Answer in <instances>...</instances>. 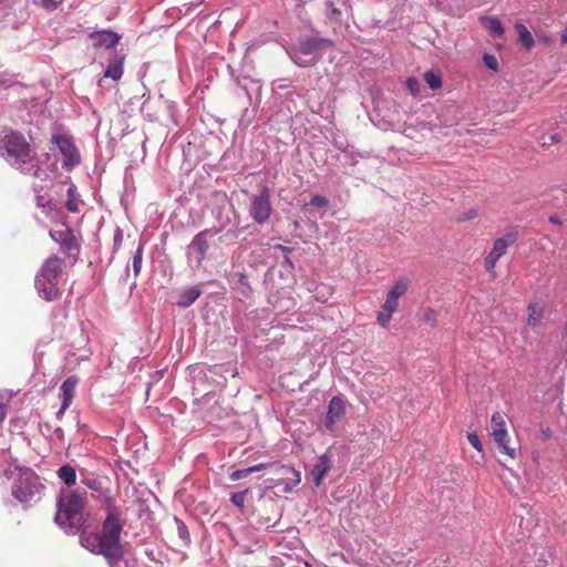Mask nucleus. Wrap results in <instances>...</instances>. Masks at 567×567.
I'll list each match as a JSON object with an SVG mask.
<instances>
[{
    "label": "nucleus",
    "mask_w": 567,
    "mask_h": 567,
    "mask_svg": "<svg viewBox=\"0 0 567 567\" xmlns=\"http://www.w3.org/2000/svg\"><path fill=\"white\" fill-rule=\"evenodd\" d=\"M121 240H122V235H121V233L118 231V233L114 236V243H115V245H120Z\"/></svg>",
    "instance_id": "44"
},
{
    "label": "nucleus",
    "mask_w": 567,
    "mask_h": 567,
    "mask_svg": "<svg viewBox=\"0 0 567 567\" xmlns=\"http://www.w3.org/2000/svg\"><path fill=\"white\" fill-rule=\"evenodd\" d=\"M69 408H64V403H61V406L59 409V411L56 412L55 416L58 420H62L65 411L68 410Z\"/></svg>",
    "instance_id": "43"
},
{
    "label": "nucleus",
    "mask_w": 567,
    "mask_h": 567,
    "mask_svg": "<svg viewBox=\"0 0 567 567\" xmlns=\"http://www.w3.org/2000/svg\"><path fill=\"white\" fill-rule=\"evenodd\" d=\"M330 470V458L327 454H322L311 470V478L316 486H319Z\"/></svg>",
    "instance_id": "17"
},
{
    "label": "nucleus",
    "mask_w": 567,
    "mask_h": 567,
    "mask_svg": "<svg viewBox=\"0 0 567 567\" xmlns=\"http://www.w3.org/2000/svg\"><path fill=\"white\" fill-rule=\"evenodd\" d=\"M561 42L567 43V28L561 33Z\"/></svg>",
    "instance_id": "45"
},
{
    "label": "nucleus",
    "mask_w": 567,
    "mask_h": 567,
    "mask_svg": "<svg viewBox=\"0 0 567 567\" xmlns=\"http://www.w3.org/2000/svg\"><path fill=\"white\" fill-rule=\"evenodd\" d=\"M481 23L493 38H499L504 33L503 24L497 17H482Z\"/></svg>",
    "instance_id": "19"
},
{
    "label": "nucleus",
    "mask_w": 567,
    "mask_h": 567,
    "mask_svg": "<svg viewBox=\"0 0 567 567\" xmlns=\"http://www.w3.org/2000/svg\"><path fill=\"white\" fill-rule=\"evenodd\" d=\"M218 233L219 229H205L195 235L187 247V257L189 262H195L196 266L202 265L209 248V238L214 237Z\"/></svg>",
    "instance_id": "8"
},
{
    "label": "nucleus",
    "mask_w": 567,
    "mask_h": 567,
    "mask_svg": "<svg viewBox=\"0 0 567 567\" xmlns=\"http://www.w3.org/2000/svg\"><path fill=\"white\" fill-rule=\"evenodd\" d=\"M393 312L394 311H392L390 309L381 307V310L379 311V315H378V323L383 328H388Z\"/></svg>",
    "instance_id": "29"
},
{
    "label": "nucleus",
    "mask_w": 567,
    "mask_h": 567,
    "mask_svg": "<svg viewBox=\"0 0 567 567\" xmlns=\"http://www.w3.org/2000/svg\"><path fill=\"white\" fill-rule=\"evenodd\" d=\"M122 75H123L122 61H117V62L109 64V66L106 68L105 72H104L105 78H111L114 81L120 80L122 78Z\"/></svg>",
    "instance_id": "26"
},
{
    "label": "nucleus",
    "mask_w": 567,
    "mask_h": 567,
    "mask_svg": "<svg viewBox=\"0 0 567 567\" xmlns=\"http://www.w3.org/2000/svg\"><path fill=\"white\" fill-rule=\"evenodd\" d=\"M142 262H143V245H138V247L136 248V251L133 256V259H132V268H133V272H134V277L136 278L140 272H141V269H142Z\"/></svg>",
    "instance_id": "28"
},
{
    "label": "nucleus",
    "mask_w": 567,
    "mask_h": 567,
    "mask_svg": "<svg viewBox=\"0 0 567 567\" xmlns=\"http://www.w3.org/2000/svg\"><path fill=\"white\" fill-rule=\"evenodd\" d=\"M38 205L43 206V199L40 196H38Z\"/></svg>",
    "instance_id": "47"
},
{
    "label": "nucleus",
    "mask_w": 567,
    "mask_h": 567,
    "mask_svg": "<svg viewBox=\"0 0 567 567\" xmlns=\"http://www.w3.org/2000/svg\"><path fill=\"white\" fill-rule=\"evenodd\" d=\"M491 436L502 454H505L511 458L516 457L517 450L509 445L511 439L507 431L505 415L499 412H495L491 417Z\"/></svg>",
    "instance_id": "6"
},
{
    "label": "nucleus",
    "mask_w": 567,
    "mask_h": 567,
    "mask_svg": "<svg viewBox=\"0 0 567 567\" xmlns=\"http://www.w3.org/2000/svg\"><path fill=\"white\" fill-rule=\"evenodd\" d=\"M424 321L430 324L431 327H434L437 324V313L435 310L427 308L424 311Z\"/></svg>",
    "instance_id": "35"
},
{
    "label": "nucleus",
    "mask_w": 567,
    "mask_h": 567,
    "mask_svg": "<svg viewBox=\"0 0 567 567\" xmlns=\"http://www.w3.org/2000/svg\"><path fill=\"white\" fill-rule=\"evenodd\" d=\"M515 29L518 34L519 43L527 50H530L535 45V40L530 31L527 29L525 24L520 22H517L515 24Z\"/></svg>",
    "instance_id": "21"
},
{
    "label": "nucleus",
    "mask_w": 567,
    "mask_h": 567,
    "mask_svg": "<svg viewBox=\"0 0 567 567\" xmlns=\"http://www.w3.org/2000/svg\"><path fill=\"white\" fill-rule=\"evenodd\" d=\"M393 312L394 311H392L390 309L381 307V310L379 311V315H378V323L383 328H388Z\"/></svg>",
    "instance_id": "30"
},
{
    "label": "nucleus",
    "mask_w": 567,
    "mask_h": 567,
    "mask_svg": "<svg viewBox=\"0 0 567 567\" xmlns=\"http://www.w3.org/2000/svg\"><path fill=\"white\" fill-rule=\"evenodd\" d=\"M86 493L62 489L56 498L55 523L68 533L76 534L85 523Z\"/></svg>",
    "instance_id": "2"
},
{
    "label": "nucleus",
    "mask_w": 567,
    "mask_h": 567,
    "mask_svg": "<svg viewBox=\"0 0 567 567\" xmlns=\"http://www.w3.org/2000/svg\"><path fill=\"white\" fill-rule=\"evenodd\" d=\"M63 260L58 256L49 257L35 276L34 285L43 299L51 301L60 295Z\"/></svg>",
    "instance_id": "5"
},
{
    "label": "nucleus",
    "mask_w": 567,
    "mask_h": 567,
    "mask_svg": "<svg viewBox=\"0 0 567 567\" xmlns=\"http://www.w3.org/2000/svg\"><path fill=\"white\" fill-rule=\"evenodd\" d=\"M310 205L317 208H326L329 205V202L326 197L316 194L310 199Z\"/></svg>",
    "instance_id": "34"
},
{
    "label": "nucleus",
    "mask_w": 567,
    "mask_h": 567,
    "mask_svg": "<svg viewBox=\"0 0 567 567\" xmlns=\"http://www.w3.org/2000/svg\"><path fill=\"white\" fill-rule=\"evenodd\" d=\"M408 280H399L391 287L386 296L399 301L400 297L408 291Z\"/></svg>",
    "instance_id": "25"
},
{
    "label": "nucleus",
    "mask_w": 567,
    "mask_h": 567,
    "mask_svg": "<svg viewBox=\"0 0 567 567\" xmlns=\"http://www.w3.org/2000/svg\"><path fill=\"white\" fill-rule=\"evenodd\" d=\"M558 141H559L558 134H549L548 136L543 137V145L546 146V145L555 144Z\"/></svg>",
    "instance_id": "40"
},
{
    "label": "nucleus",
    "mask_w": 567,
    "mask_h": 567,
    "mask_svg": "<svg viewBox=\"0 0 567 567\" xmlns=\"http://www.w3.org/2000/svg\"><path fill=\"white\" fill-rule=\"evenodd\" d=\"M544 317V306L539 302H533L528 307L527 324L536 329Z\"/></svg>",
    "instance_id": "20"
},
{
    "label": "nucleus",
    "mask_w": 567,
    "mask_h": 567,
    "mask_svg": "<svg viewBox=\"0 0 567 567\" xmlns=\"http://www.w3.org/2000/svg\"><path fill=\"white\" fill-rule=\"evenodd\" d=\"M51 238L58 243L61 248L65 251H70L75 248V238L70 229H59L50 231Z\"/></svg>",
    "instance_id": "16"
},
{
    "label": "nucleus",
    "mask_w": 567,
    "mask_h": 567,
    "mask_svg": "<svg viewBox=\"0 0 567 567\" xmlns=\"http://www.w3.org/2000/svg\"><path fill=\"white\" fill-rule=\"evenodd\" d=\"M398 300L396 299H393V298H390L389 296H386L385 298V301L384 303L382 305V307L386 308V309H390L392 311H395L396 308H398Z\"/></svg>",
    "instance_id": "39"
},
{
    "label": "nucleus",
    "mask_w": 567,
    "mask_h": 567,
    "mask_svg": "<svg viewBox=\"0 0 567 567\" xmlns=\"http://www.w3.org/2000/svg\"><path fill=\"white\" fill-rule=\"evenodd\" d=\"M51 143L60 151L63 156V166L72 168L76 166L80 161V153L73 142V140L65 134H53Z\"/></svg>",
    "instance_id": "9"
},
{
    "label": "nucleus",
    "mask_w": 567,
    "mask_h": 567,
    "mask_svg": "<svg viewBox=\"0 0 567 567\" xmlns=\"http://www.w3.org/2000/svg\"><path fill=\"white\" fill-rule=\"evenodd\" d=\"M81 483L92 491L93 496L103 498L106 504V496H111L110 491L104 487V483L100 477L87 475L81 480Z\"/></svg>",
    "instance_id": "14"
},
{
    "label": "nucleus",
    "mask_w": 567,
    "mask_h": 567,
    "mask_svg": "<svg viewBox=\"0 0 567 567\" xmlns=\"http://www.w3.org/2000/svg\"><path fill=\"white\" fill-rule=\"evenodd\" d=\"M248 492H249V489H245L243 492H237V493L231 494V496H230L231 503L236 507L243 508Z\"/></svg>",
    "instance_id": "31"
},
{
    "label": "nucleus",
    "mask_w": 567,
    "mask_h": 567,
    "mask_svg": "<svg viewBox=\"0 0 567 567\" xmlns=\"http://www.w3.org/2000/svg\"><path fill=\"white\" fill-rule=\"evenodd\" d=\"M320 48L318 39L309 38L299 41L298 45L288 51L291 60L299 66H308L317 61L316 52Z\"/></svg>",
    "instance_id": "7"
},
{
    "label": "nucleus",
    "mask_w": 567,
    "mask_h": 567,
    "mask_svg": "<svg viewBox=\"0 0 567 567\" xmlns=\"http://www.w3.org/2000/svg\"><path fill=\"white\" fill-rule=\"evenodd\" d=\"M58 477L66 484L68 487L73 486L76 483V472L75 470L69 465H62L58 470Z\"/></svg>",
    "instance_id": "23"
},
{
    "label": "nucleus",
    "mask_w": 567,
    "mask_h": 567,
    "mask_svg": "<svg viewBox=\"0 0 567 567\" xmlns=\"http://www.w3.org/2000/svg\"><path fill=\"white\" fill-rule=\"evenodd\" d=\"M175 523L177 525V533L182 540L188 543L189 542V533L187 526L178 518H175Z\"/></svg>",
    "instance_id": "33"
},
{
    "label": "nucleus",
    "mask_w": 567,
    "mask_h": 567,
    "mask_svg": "<svg viewBox=\"0 0 567 567\" xmlns=\"http://www.w3.org/2000/svg\"><path fill=\"white\" fill-rule=\"evenodd\" d=\"M105 519L100 534H83L81 545L96 555H103L110 567H123V547L121 533L124 520L121 509L114 504L112 496H106Z\"/></svg>",
    "instance_id": "1"
},
{
    "label": "nucleus",
    "mask_w": 567,
    "mask_h": 567,
    "mask_svg": "<svg viewBox=\"0 0 567 567\" xmlns=\"http://www.w3.org/2000/svg\"><path fill=\"white\" fill-rule=\"evenodd\" d=\"M66 208L72 213H79L83 202L80 199L74 184H71L66 190Z\"/></svg>",
    "instance_id": "22"
},
{
    "label": "nucleus",
    "mask_w": 567,
    "mask_h": 567,
    "mask_svg": "<svg viewBox=\"0 0 567 567\" xmlns=\"http://www.w3.org/2000/svg\"><path fill=\"white\" fill-rule=\"evenodd\" d=\"M346 414V400L341 396H333L328 404L324 425L332 431L338 421Z\"/></svg>",
    "instance_id": "12"
},
{
    "label": "nucleus",
    "mask_w": 567,
    "mask_h": 567,
    "mask_svg": "<svg viewBox=\"0 0 567 567\" xmlns=\"http://www.w3.org/2000/svg\"><path fill=\"white\" fill-rule=\"evenodd\" d=\"M278 247H279L281 250H284V251H288V250H289L288 248H286V247H284V246H278Z\"/></svg>",
    "instance_id": "49"
},
{
    "label": "nucleus",
    "mask_w": 567,
    "mask_h": 567,
    "mask_svg": "<svg viewBox=\"0 0 567 567\" xmlns=\"http://www.w3.org/2000/svg\"><path fill=\"white\" fill-rule=\"evenodd\" d=\"M550 221L554 224H559V220L554 216L550 217Z\"/></svg>",
    "instance_id": "46"
},
{
    "label": "nucleus",
    "mask_w": 567,
    "mask_h": 567,
    "mask_svg": "<svg viewBox=\"0 0 567 567\" xmlns=\"http://www.w3.org/2000/svg\"><path fill=\"white\" fill-rule=\"evenodd\" d=\"M467 440L470 442V444L478 452H482L483 450V446H482V443L480 441V437L476 433H468L467 434Z\"/></svg>",
    "instance_id": "37"
},
{
    "label": "nucleus",
    "mask_w": 567,
    "mask_h": 567,
    "mask_svg": "<svg viewBox=\"0 0 567 567\" xmlns=\"http://www.w3.org/2000/svg\"><path fill=\"white\" fill-rule=\"evenodd\" d=\"M250 474H251V470H249V467H247V468L237 470V471L233 472L231 475H230V478L233 481H238V480H241L244 477H247Z\"/></svg>",
    "instance_id": "38"
},
{
    "label": "nucleus",
    "mask_w": 567,
    "mask_h": 567,
    "mask_svg": "<svg viewBox=\"0 0 567 567\" xmlns=\"http://www.w3.org/2000/svg\"><path fill=\"white\" fill-rule=\"evenodd\" d=\"M7 0H0V3L6 2Z\"/></svg>",
    "instance_id": "51"
},
{
    "label": "nucleus",
    "mask_w": 567,
    "mask_h": 567,
    "mask_svg": "<svg viewBox=\"0 0 567 567\" xmlns=\"http://www.w3.org/2000/svg\"><path fill=\"white\" fill-rule=\"evenodd\" d=\"M424 81L432 90L439 89L442 85L440 73L433 70L424 73Z\"/></svg>",
    "instance_id": "27"
},
{
    "label": "nucleus",
    "mask_w": 567,
    "mask_h": 567,
    "mask_svg": "<svg viewBox=\"0 0 567 567\" xmlns=\"http://www.w3.org/2000/svg\"><path fill=\"white\" fill-rule=\"evenodd\" d=\"M199 296H200L199 289L189 288L181 295V298L177 301V305L182 308H187L190 305H193L198 299Z\"/></svg>",
    "instance_id": "24"
},
{
    "label": "nucleus",
    "mask_w": 567,
    "mask_h": 567,
    "mask_svg": "<svg viewBox=\"0 0 567 567\" xmlns=\"http://www.w3.org/2000/svg\"><path fill=\"white\" fill-rule=\"evenodd\" d=\"M3 475L12 482L11 495L23 505L37 501L44 488L40 477L28 467L9 465Z\"/></svg>",
    "instance_id": "4"
},
{
    "label": "nucleus",
    "mask_w": 567,
    "mask_h": 567,
    "mask_svg": "<svg viewBox=\"0 0 567 567\" xmlns=\"http://www.w3.org/2000/svg\"><path fill=\"white\" fill-rule=\"evenodd\" d=\"M483 61H484V64L487 69L494 71V72H498V69H499V65H498V60L495 55L493 54H484L483 56Z\"/></svg>",
    "instance_id": "32"
},
{
    "label": "nucleus",
    "mask_w": 567,
    "mask_h": 567,
    "mask_svg": "<svg viewBox=\"0 0 567 567\" xmlns=\"http://www.w3.org/2000/svg\"><path fill=\"white\" fill-rule=\"evenodd\" d=\"M0 156L13 168L30 173L35 167V154L27 138L17 132L0 137Z\"/></svg>",
    "instance_id": "3"
},
{
    "label": "nucleus",
    "mask_w": 567,
    "mask_h": 567,
    "mask_svg": "<svg viewBox=\"0 0 567 567\" xmlns=\"http://www.w3.org/2000/svg\"><path fill=\"white\" fill-rule=\"evenodd\" d=\"M517 239L515 233H507L494 241L493 248L485 259V267L488 271H493L498 259L506 252Z\"/></svg>",
    "instance_id": "11"
},
{
    "label": "nucleus",
    "mask_w": 567,
    "mask_h": 567,
    "mask_svg": "<svg viewBox=\"0 0 567 567\" xmlns=\"http://www.w3.org/2000/svg\"><path fill=\"white\" fill-rule=\"evenodd\" d=\"M203 2H204V0H196L194 4H195V6H199V4H202Z\"/></svg>",
    "instance_id": "48"
},
{
    "label": "nucleus",
    "mask_w": 567,
    "mask_h": 567,
    "mask_svg": "<svg viewBox=\"0 0 567 567\" xmlns=\"http://www.w3.org/2000/svg\"><path fill=\"white\" fill-rule=\"evenodd\" d=\"M79 383V379L74 375L66 378L60 386L61 403H64V408H70L75 390Z\"/></svg>",
    "instance_id": "15"
},
{
    "label": "nucleus",
    "mask_w": 567,
    "mask_h": 567,
    "mask_svg": "<svg viewBox=\"0 0 567 567\" xmlns=\"http://www.w3.org/2000/svg\"><path fill=\"white\" fill-rule=\"evenodd\" d=\"M63 0H42V4L44 8L49 10L55 9Z\"/></svg>",
    "instance_id": "41"
},
{
    "label": "nucleus",
    "mask_w": 567,
    "mask_h": 567,
    "mask_svg": "<svg viewBox=\"0 0 567 567\" xmlns=\"http://www.w3.org/2000/svg\"><path fill=\"white\" fill-rule=\"evenodd\" d=\"M405 83L406 87L413 95H416L420 92V82L415 78H409Z\"/></svg>",
    "instance_id": "36"
},
{
    "label": "nucleus",
    "mask_w": 567,
    "mask_h": 567,
    "mask_svg": "<svg viewBox=\"0 0 567 567\" xmlns=\"http://www.w3.org/2000/svg\"><path fill=\"white\" fill-rule=\"evenodd\" d=\"M280 471H281V474H285V475L291 474V477H289L286 481H281L280 483H277V485L284 484L282 491L285 493H291L293 491V488L300 484L301 474L299 471L295 470L293 467L285 466V465H282L280 467Z\"/></svg>",
    "instance_id": "18"
},
{
    "label": "nucleus",
    "mask_w": 567,
    "mask_h": 567,
    "mask_svg": "<svg viewBox=\"0 0 567 567\" xmlns=\"http://www.w3.org/2000/svg\"><path fill=\"white\" fill-rule=\"evenodd\" d=\"M271 213L269 190L262 188L258 195L252 196L249 214L257 224L262 225L269 219Z\"/></svg>",
    "instance_id": "10"
},
{
    "label": "nucleus",
    "mask_w": 567,
    "mask_h": 567,
    "mask_svg": "<svg viewBox=\"0 0 567 567\" xmlns=\"http://www.w3.org/2000/svg\"><path fill=\"white\" fill-rule=\"evenodd\" d=\"M91 39L97 48L110 49L115 47L120 41V35L111 30H101L91 33Z\"/></svg>",
    "instance_id": "13"
},
{
    "label": "nucleus",
    "mask_w": 567,
    "mask_h": 567,
    "mask_svg": "<svg viewBox=\"0 0 567 567\" xmlns=\"http://www.w3.org/2000/svg\"><path fill=\"white\" fill-rule=\"evenodd\" d=\"M268 464L266 463H259L257 465H254V466H250L249 470H251V474L255 473V472H259L264 468H267Z\"/></svg>",
    "instance_id": "42"
},
{
    "label": "nucleus",
    "mask_w": 567,
    "mask_h": 567,
    "mask_svg": "<svg viewBox=\"0 0 567 567\" xmlns=\"http://www.w3.org/2000/svg\"><path fill=\"white\" fill-rule=\"evenodd\" d=\"M34 175H35L37 177H40V172H39L38 169H37V171H34Z\"/></svg>",
    "instance_id": "50"
}]
</instances>
